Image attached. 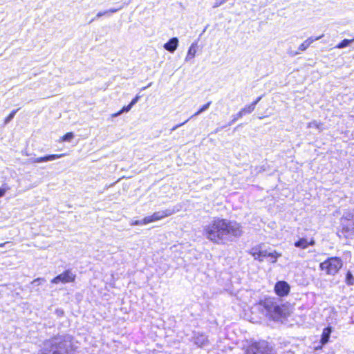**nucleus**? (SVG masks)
<instances>
[{"mask_svg": "<svg viewBox=\"0 0 354 354\" xmlns=\"http://www.w3.org/2000/svg\"><path fill=\"white\" fill-rule=\"evenodd\" d=\"M241 234V226L236 221L214 218L205 226L203 234L210 241L220 244L231 241Z\"/></svg>", "mask_w": 354, "mask_h": 354, "instance_id": "1", "label": "nucleus"}, {"mask_svg": "<svg viewBox=\"0 0 354 354\" xmlns=\"http://www.w3.org/2000/svg\"><path fill=\"white\" fill-rule=\"evenodd\" d=\"M75 346L70 335H57L46 339L38 354H74Z\"/></svg>", "mask_w": 354, "mask_h": 354, "instance_id": "2", "label": "nucleus"}, {"mask_svg": "<svg viewBox=\"0 0 354 354\" xmlns=\"http://www.w3.org/2000/svg\"><path fill=\"white\" fill-rule=\"evenodd\" d=\"M260 305L266 310V313L274 319L279 318L283 314V309L274 298H266L260 303Z\"/></svg>", "mask_w": 354, "mask_h": 354, "instance_id": "3", "label": "nucleus"}, {"mask_svg": "<svg viewBox=\"0 0 354 354\" xmlns=\"http://www.w3.org/2000/svg\"><path fill=\"white\" fill-rule=\"evenodd\" d=\"M342 261L338 257L328 258L319 264L322 270L325 271L327 274L335 275L342 267Z\"/></svg>", "mask_w": 354, "mask_h": 354, "instance_id": "4", "label": "nucleus"}, {"mask_svg": "<svg viewBox=\"0 0 354 354\" xmlns=\"http://www.w3.org/2000/svg\"><path fill=\"white\" fill-rule=\"evenodd\" d=\"M245 354H274L272 347L266 341L256 342L245 351Z\"/></svg>", "mask_w": 354, "mask_h": 354, "instance_id": "5", "label": "nucleus"}, {"mask_svg": "<svg viewBox=\"0 0 354 354\" xmlns=\"http://www.w3.org/2000/svg\"><path fill=\"white\" fill-rule=\"evenodd\" d=\"M176 212L174 208L172 209H167L165 210H160L158 212H154L152 215L145 216L147 224L149 223L158 221L161 220L165 217L171 216Z\"/></svg>", "mask_w": 354, "mask_h": 354, "instance_id": "6", "label": "nucleus"}, {"mask_svg": "<svg viewBox=\"0 0 354 354\" xmlns=\"http://www.w3.org/2000/svg\"><path fill=\"white\" fill-rule=\"evenodd\" d=\"M75 277H76V275L71 270H67L64 271V272H62V274H60L57 275V277H55V278H53L51 280V283H66L73 282L75 281Z\"/></svg>", "mask_w": 354, "mask_h": 354, "instance_id": "7", "label": "nucleus"}, {"mask_svg": "<svg viewBox=\"0 0 354 354\" xmlns=\"http://www.w3.org/2000/svg\"><path fill=\"white\" fill-rule=\"evenodd\" d=\"M274 291L277 295L283 297L289 293L290 286L286 281H279L275 284Z\"/></svg>", "mask_w": 354, "mask_h": 354, "instance_id": "8", "label": "nucleus"}, {"mask_svg": "<svg viewBox=\"0 0 354 354\" xmlns=\"http://www.w3.org/2000/svg\"><path fill=\"white\" fill-rule=\"evenodd\" d=\"M64 156H65L64 153L47 155L44 157L32 158L29 160L30 162H32V163H38V162H42L53 161L56 159L60 158Z\"/></svg>", "mask_w": 354, "mask_h": 354, "instance_id": "9", "label": "nucleus"}, {"mask_svg": "<svg viewBox=\"0 0 354 354\" xmlns=\"http://www.w3.org/2000/svg\"><path fill=\"white\" fill-rule=\"evenodd\" d=\"M342 232L346 233V237H350L354 234V220L348 222H340Z\"/></svg>", "mask_w": 354, "mask_h": 354, "instance_id": "10", "label": "nucleus"}, {"mask_svg": "<svg viewBox=\"0 0 354 354\" xmlns=\"http://www.w3.org/2000/svg\"><path fill=\"white\" fill-rule=\"evenodd\" d=\"M193 339L194 344L198 347H203L208 344V339L203 333H196Z\"/></svg>", "mask_w": 354, "mask_h": 354, "instance_id": "11", "label": "nucleus"}, {"mask_svg": "<svg viewBox=\"0 0 354 354\" xmlns=\"http://www.w3.org/2000/svg\"><path fill=\"white\" fill-rule=\"evenodd\" d=\"M270 251L268 250H257V249H252L251 254L254 258V259L258 260L259 261H263L265 258L268 257V254L270 253Z\"/></svg>", "mask_w": 354, "mask_h": 354, "instance_id": "12", "label": "nucleus"}, {"mask_svg": "<svg viewBox=\"0 0 354 354\" xmlns=\"http://www.w3.org/2000/svg\"><path fill=\"white\" fill-rule=\"evenodd\" d=\"M178 46V39L177 37H172L164 44L165 50L170 53H174Z\"/></svg>", "mask_w": 354, "mask_h": 354, "instance_id": "13", "label": "nucleus"}, {"mask_svg": "<svg viewBox=\"0 0 354 354\" xmlns=\"http://www.w3.org/2000/svg\"><path fill=\"white\" fill-rule=\"evenodd\" d=\"M315 243V240L311 239L309 241L306 238H301L297 241H296L294 245L297 248H300L302 249H306L308 245H314Z\"/></svg>", "mask_w": 354, "mask_h": 354, "instance_id": "14", "label": "nucleus"}, {"mask_svg": "<svg viewBox=\"0 0 354 354\" xmlns=\"http://www.w3.org/2000/svg\"><path fill=\"white\" fill-rule=\"evenodd\" d=\"M324 35H321L319 37H308L306 40H305L301 44H300V46H299V50L300 51H304L306 50L309 46L310 45L315 41H317V40H319V39H321Z\"/></svg>", "mask_w": 354, "mask_h": 354, "instance_id": "15", "label": "nucleus"}, {"mask_svg": "<svg viewBox=\"0 0 354 354\" xmlns=\"http://www.w3.org/2000/svg\"><path fill=\"white\" fill-rule=\"evenodd\" d=\"M331 333V328L330 327L325 328L322 332L321 342L325 344L328 342Z\"/></svg>", "mask_w": 354, "mask_h": 354, "instance_id": "16", "label": "nucleus"}, {"mask_svg": "<svg viewBox=\"0 0 354 354\" xmlns=\"http://www.w3.org/2000/svg\"><path fill=\"white\" fill-rule=\"evenodd\" d=\"M196 44H192L187 52V56L185 57V61L188 62L189 60L193 59L196 55Z\"/></svg>", "mask_w": 354, "mask_h": 354, "instance_id": "17", "label": "nucleus"}, {"mask_svg": "<svg viewBox=\"0 0 354 354\" xmlns=\"http://www.w3.org/2000/svg\"><path fill=\"white\" fill-rule=\"evenodd\" d=\"M354 221V211H348L344 213L340 222H348Z\"/></svg>", "mask_w": 354, "mask_h": 354, "instance_id": "18", "label": "nucleus"}, {"mask_svg": "<svg viewBox=\"0 0 354 354\" xmlns=\"http://www.w3.org/2000/svg\"><path fill=\"white\" fill-rule=\"evenodd\" d=\"M281 256V253H278L277 251L273 250V251H270V253L268 254L267 258L269 259V261L271 263H274L277 262V258Z\"/></svg>", "mask_w": 354, "mask_h": 354, "instance_id": "19", "label": "nucleus"}, {"mask_svg": "<svg viewBox=\"0 0 354 354\" xmlns=\"http://www.w3.org/2000/svg\"><path fill=\"white\" fill-rule=\"evenodd\" d=\"M353 41H354V39H344L339 44H338L337 45L336 48H344L349 46L351 43H353Z\"/></svg>", "mask_w": 354, "mask_h": 354, "instance_id": "20", "label": "nucleus"}, {"mask_svg": "<svg viewBox=\"0 0 354 354\" xmlns=\"http://www.w3.org/2000/svg\"><path fill=\"white\" fill-rule=\"evenodd\" d=\"M255 109L254 104H250L248 106H245L244 108H243L241 111L243 113V115L247 113H252Z\"/></svg>", "mask_w": 354, "mask_h": 354, "instance_id": "21", "label": "nucleus"}, {"mask_svg": "<svg viewBox=\"0 0 354 354\" xmlns=\"http://www.w3.org/2000/svg\"><path fill=\"white\" fill-rule=\"evenodd\" d=\"M243 116V113L241 112V111H240L238 113L235 114V115H232V120L230 122H229V124H227V126H230L232 125L233 123H234L238 119L242 118ZM227 125L225 126H223L222 128H225L226 127Z\"/></svg>", "mask_w": 354, "mask_h": 354, "instance_id": "22", "label": "nucleus"}, {"mask_svg": "<svg viewBox=\"0 0 354 354\" xmlns=\"http://www.w3.org/2000/svg\"><path fill=\"white\" fill-rule=\"evenodd\" d=\"M346 283L349 286L354 284V277L352 274V273L349 271L346 273Z\"/></svg>", "mask_w": 354, "mask_h": 354, "instance_id": "23", "label": "nucleus"}, {"mask_svg": "<svg viewBox=\"0 0 354 354\" xmlns=\"http://www.w3.org/2000/svg\"><path fill=\"white\" fill-rule=\"evenodd\" d=\"M133 106L131 105V104H129L128 106H124L120 111L117 112L116 113H114L113 115V117H116V116H119L120 115H121L123 112H128L131 110V109L132 108Z\"/></svg>", "mask_w": 354, "mask_h": 354, "instance_id": "24", "label": "nucleus"}, {"mask_svg": "<svg viewBox=\"0 0 354 354\" xmlns=\"http://www.w3.org/2000/svg\"><path fill=\"white\" fill-rule=\"evenodd\" d=\"M18 111V109L12 111L8 117L6 118L4 120V124H8L15 117L16 113Z\"/></svg>", "mask_w": 354, "mask_h": 354, "instance_id": "25", "label": "nucleus"}, {"mask_svg": "<svg viewBox=\"0 0 354 354\" xmlns=\"http://www.w3.org/2000/svg\"><path fill=\"white\" fill-rule=\"evenodd\" d=\"M147 224V223L145 217L142 220H136L131 223V225H143Z\"/></svg>", "mask_w": 354, "mask_h": 354, "instance_id": "26", "label": "nucleus"}, {"mask_svg": "<svg viewBox=\"0 0 354 354\" xmlns=\"http://www.w3.org/2000/svg\"><path fill=\"white\" fill-rule=\"evenodd\" d=\"M73 133H67L65 134L63 137L64 141H70L73 138Z\"/></svg>", "mask_w": 354, "mask_h": 354, "instance_id": "27", "label": "nucleus"}, {"mask_svg": "<svg viewBox=\"0 0 354 354\" xmlns=\"http://www.w3.org/2000/svg\"><path fill=\"white\" fill-rule=\"evenodd\" d=\"M45 279L43 278H37L32 281V284L33 286H39L42 281H44Z\"/></svg>", "mask_w": 354, "mask_h": 354, "instance_id": "28", "label": "nucleus"}, {"mask_svg": "<svg viewBox=\"0 0 354 354\" xmlns=\"http://www.w3.org/2000/svg\"><path fill=\"white\" fill-rule=\"evenodd\" d=\"M211 102H209L207 103H206L205 104H204L201 109H200V111L203 113L204 111H205L206 110H207L211 104Z\"/></svg>", "mask_w": 354, "mask_h": 354, "instance_id": "29", "label": "nucleus"}, {"mask_svg": "<svg viewBox=\"0 0 354 354\" xmlns=\"http://www.w3.org/2000/svg\"><path fill=\"white\" fill-rule=\"evenodd\" d=\"M189 120V119H187V120H185L184 122L181 123V124H177L176 126H174L171 129V131H174L175 130H176L178 128H179L180 127L184 125L185 124H186L188 121Z\"/></svg>", "mask_w": 354, "mask_h": 354, "instance_id": "30", "label": "nucleus"}, {"mask_svg": "<svg viewBox=\"0 0 354 354\" xmlns=\"http://www.w3.org/2000/svg\"><path fill=\"white\" fill-rule=\"evenodd\" d=\"M140 98V95H136L132 100L131 102H130L131 105V106H133L135 105L139 100V99Z\"/></svg>", "mask_w": 354, "mask_h": 354, "instance_id": "31", "label": "nucleus"}, {"mask_svg": "<svg viewBox=\"0 0 354 354\" xmlns=\"http://www.w3.org/2000/svg\"><path fill=\"white\" fill-rule=\"evenodd\" d=\"M122 7H120L118 8H111L109 10H106V12H108V14L109 13H114L118 12V10H121Z\"/></svg>", "mask_w": 354, "mask_h": 354, "instance_id": "32", "label": "nucleus"}, {"mask_svg": "<svg viewBox=\"0 0 354 354\" xmlns=\"http://www.w3.org/2000/svg\"><path fill=\"white\" fill-rule=\"evenodd\" d=\"M308 127L309 128H312V127H315V128H319V125L317 123V122L315 121H313L312 122H310L308 125Z\"/></svg>", "mask_w": 354, "mask_h": 354, "instance_id": "33", "label": "nucleus"}, {"mask_svg": "<svg viewBox=\"0 0 354 354\" xmlns=\"http://www.w3.org/2000/svg\"><path fill=\"white\" fill-rule=\"evenodd\" d=\"M107 14H108V12H106V10L105 11H101V12H99L97 14L96 17L99 18V17H101L102 16L107 15Z\"/></svg>", "mask_w": 354, "mask_h": 354, "instance_id": "34", "label": "nucleus"}, {"mask_svg": "<svg viewBox=\"0 0 354 354\" xmlns=\"http://www.w3.org/2000/svg\"><path fill=\"white\" fill-rule=\"evenodd\" d=\"M6 190L7 189L6 188H0V197H2L5 194Z\"/></svg>", "mask_w": 354, "mask_h": 354, "instance_id": "35", "label": "nucleus"}, {"mask_svg": "<svg viewBox=\"0 0 354 354\" xmlns=\"http://www.w3.org/2000/svg\"><path fill=\"white\" fill-rule=\"evenodd\" d=\"M201 113H202V112L199 109L198 111H197V112H196L194 114H193L189 119L190 120V119L198 115Z\"/></svg>", "mask_w": 354, "mask_h": 354, "instance_id": "36", "label": "nucleus"}, {"mask_svg": "<svg viewBox=\"0 0 354 354\" xmlns=\"http://www.w3.org/2000/svg\"><path fill=\"white\" fill-rule=\"evenodd\" d=\"M262 96H260L256 99L254 102H253L252 104H254V106L257 104V103L261 100Z\"/></svg>", "mask_w": 354, "mask_h": 354, "instance_id": "37", "label": "nucleus"}, {"mask_svg": "<svg viewBox=\"0 0 354 354\" xmlns=\"http://www.w3.org/2000/svg\"><path fill=\"white\" fill-rule=\"evenodd\" d=\"M10 243V242H5L3 243H0V248H3V247L6 246V245H9Z\"/></svg>", "mask_w": 354, "mask_h": 354, "instance_id": "38", "label": "nucleus"}, {"mask_svg": "<svg viewBox=\"0 0 354 354\" xmlns=\"http://www.w3.org/2000/svg\"><path fill=\"white\" fill-rule=\"evenodd\" d=\"M220 129H221L220 128H217V129L215 130V133L218 132V131H220Z\"/></svg>", "mask_w": 354, "mask_h": 354, "instance_id": "39", "label": "nucleus"}, {"mask_svg": "<svg viewBox=\"0 0 354 354\" xmlns=\"http://www.w3.org/2000/svg\"><path fill=\"white\" fill-rule=\"evenodd\" d=\"M150 85H151V84H149V85H147V86H146V87L143 88V89H145L146 88L149 87V86H150Z\"/></svg>", "mask_w": 354, "mask_h": 354, "instance_id": "40", "label": "nucleus"}]
</instances>
